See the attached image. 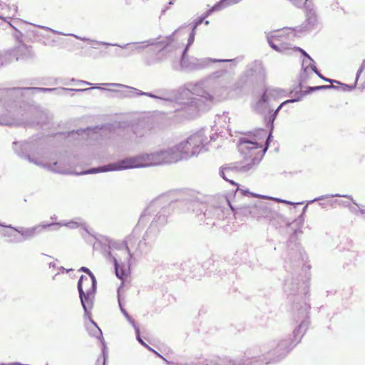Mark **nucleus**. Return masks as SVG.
Masks as SVG:
<instances>
[{"mask_svg": "<svg viewBox=\"0 0 365 365\" xmlns=\"http://www.w3.org/2000/svg\"><path fill=\"white\" fill-rule=\"evenodd\" d=\"M227 73L225 68L212 73L207 78L193 83H187L179 88L173 96L168 95L158 96L149 92H143L135 88L120 83H108L104 85L112 88H124L128 90L120 91V96L131 98L135 96H146L164 101L166 106H171L175 116L184 119L197 117L200 112L207 111L215 101L220 96L217 85L218 79Z\"/></svg>", "mask_w": 365, "mask_h": 365, "instance_id": "1", "label": "nucleus"}, {"mask_svg": "<svg viewBox=\"0 0 365 365\" xmlns=\"http://www.w3.org/2000/svg\"><path fill=\"white\" fill-rule=\"evenodd\" d=\"M171 200L174 202L173 210L178 207L182 212L192 211L196 214L200 222H202L211 227L215 226L224 228L226 223L230 222L231 215H235L237 212L249 214L257 219L269 217L270 212L269 207L263 202L235 207L227 197H225V202L229 207L221 205L207 206L200 202L193 192L184 193L176 199L171 197Z\"/></svg>", "mask_w": 365, "mask_h": 365, "instance_id": "2", "label": "nucleus"}, {"mask_svg": "<svg viewBox=\"0 0 365 365\" xmlns=\"http://www.w3.org/2000/svg\"><path fill=\"white\" fill-rule=\"evenodd\" d=\"M173 203L170 195H163L152 200L144 210L138 226L145 224L151 217L153 219L143 239L138 241L135 247V254L147 253L150 250L160 228L167 223L168 216L173 212Z\"/></svg>", "mask_w": 365, "mask_h": 365, "instance_id": "3", "label": "nucleus"}, {"mask_svg": "<svg viewBox=\"0 0 365 365\" xmlns=\"http://www.w3.org/2000/svg\"><path fill=\"white\" fill-rule=\"evenodd\" d=\"M237 147L239 151L244 156V161L231 163L222 167L220 169V175L225 180L237 187L234 195L235 199L247 196L267 198V197L265 195L251 192L249 190L240 189L239 185L228 178H232L235 173H246L255 170L265 153L264 150L259 149V147L256 143L246 140L245 138L239 140Z\"/></svg>", "mask_w": 365, "mask_h": 365, "instance_id": "4", "label": "nucleus"}, {"mask_svg": "<svg viewBox=\"0 0 365 365\" xmlns=\"http://www.w3.org/2000/svg\"><path fill=\"white\" fill-rule=\"evenodd\" d=\"M172 148L162 149L151 153H141L133 157L125 158L114 163H108L95 168H91L82 174H96L110 171H119L133 168H145L170 164L178 162Z\"/></svg>", "mask_w": 365, "mask_h": 365, "instance_id": "5", "label": "nucleus"}, {"mask_svg": "<svg viewBox=\"0 0 365 365\" xmlns=\"http://www.w3.org/2000/svg\"><path fill=\"white\" fill-rule=\"evenodd\" d=\"M163 38H151L142 42H131L119 46L124 51H115V54L120 58H128L135 53H140L146 50L145 63L147 66H153L163 61L168 53L173 51L174 45L173 34Z\"/></svg>", "mask_w": 365, "mask_h": 365, "instance_id": "6", "label": "nucleus"}, {"mask_svg": "<svg viewBox=\"0 0 365 365\" xmlns=\"http://www.w3.org/2000/svg\"><path fill=\"white\" fill-rule=\"evenodd\" d=\"M136 226L132 233L128 235L122 242L113 240H106L108 242V255L112 259L116 277L123 280L126 277L125 264H128L131 257L135 254V247L138 242L140 235Z\"/></svg>", "mask_w": 365, "mask_h": 365, "instance_id": "7", "label": "nucleus"}, {"mask_svg": "<svg viewBox=\"0 0 365 365\" xmlns=\"http://www.w3.org/2000/svg\"><path fill=\"white\" fill-rule=\"evenodd\" d=\"M14 153L21 159L39 167L46 168L58 173H63V170L58 165L60 161L55 160L53 163H44L42 158L45 154V142L41 138H31L25 141H14L13 143Z\"/></svg>", "mask_w": 365, "mask_h": 365, "instance_id": "8", "label": "nucleus"}, {"mask_svg": "<svg viewBox=\"0 0 365 365\" xmlns=\"http://www.w3.org/2000/svg\"><path fill=\"white\" fill-rule=\"evenodd\" d=\"M293 309L297 311L296 320L300 321V324L293 331V339L289 338L280 341L277 347L271 351L272 354L278 360L284 358L301 341L309 324V311L311 307L308 303L304 302L299 304L294 302Z\"/></svg>", "mask_w": 365, "mask_h": 365, "instance_id": "9", "label": "nucleus"}, {"mask_svg": "<svg viewBox=\"0 0 365 365\" xmlns=\"http://www.w3.org/2000/svg\"><path fill=\"white\" fill-rule=\"evenodd\" d=\"M52 118L48 113L42 111L35 107L29 106L27 110H22L21 106L16 110V113L13 114L10 119L0 120L1 125H24L26 127H35L40 125L43 129L49 127Z\"/></svg>", "mask_w": 365, "mask_h": 365, "instance_id": "10", "label": "nucleus"}, {"mask_svg": "<svg viewBox=\"0 0 365 365\" xmlns=\"http://www.w3.org/2000/svg\"><path fill=\"white\" fill-rule=\"evenodd\" d=\"M55 88H41V87H13L1 88L0 87V101H4L6 105V110L10 115L8 119L13 118V114L16 113L18 107V101L25 95H34L39 93H51Z\"/></svg>", "mask_w": 365, "mask_h": 365, "instance_id": "11", "label": "nucleus"}, {"mask_svg": "<svg viewBox=\"0 0 365 365\" xmlns=\"http://www.w3.org/2000/svg\"><path fill=\"white\" fill-rule=\"evenodd\" d=\"M207 144L208 142L204 132L200 131L172 147V150L174 151L173 154L177 155L178 161H179L197 155L203 150L207 151Z\"/></svg>", "mask_w": 365, "mask_h": 365, "instance_id": "12", "label": "nucleus"}, {"mask_svg": "<svg viewBox=\"0 0 365 365\" xmlns=\"http://www.w3.org/2000/svg\"><path fill=\"white\" fill-rule=\"evenodd\" d=\"M242 56H239L232 59H218L211 58H197L193 56L188 57L187 53L184 55L181 53L180 63H173L172 67L175 71L184 70L187 71H200L207 68L210 63H232L235 66L242 59Z\"/></svg>", "mask_w": 365, "mask_h": 365, "instance_id": "13", "label": "nucleus"}, {"mask_svg": "<svg viewBox=\"0 0 365 365\" xmlns=\"http://www.w3.org/2000/svg\"><path fill=\"white\" fill-rule=\"evenodd\" d=\"M302 9L305 17L304 21L297 26L289 28V29L294 31V36L298 37L318 29L320 25L317 8L312 1L307 2L305 6Z\"/></svg>", "mask_w": 365, "mask_h": 365, "instance_id": "14", "label": "nucleus"}, {"mask_svg": "<svg viewBox=\"0 0 365 365\" xmlns=\"http://www.w3.org/2000/svg\"><path fill=\"white\" fill-rule=\"evenodd\" d=\"M83 283L90 284V280L86 276L81 275L77 283V289L81 304L84 311V317L85 318H90V311L93 307L95 295L97 291V281H94L86 290L83 289Z\"/></svg>", "mask_w": 365, "mask_h": 365, "instance_id": "15", "label": "nucleus"}, {"mask_svg": "<svg viewBox=\"0 0 365 365\" xmlns=\"http://www.w3.org/2000/svg\"><path fill=\"white\" fill-rule=\"evenodd\" d=\"M6 227L12 229L21 235L24 240H27L41 234L44 230L51 227V225H49V223H42L29 228H24L22 227H15L11 225H6Z\"/></svg>", "mask_w": 365, "mask_h": 365, "instance_id": "16", "label": "nucleus"}, {"mask_svg": "<svg viewBox=\"0 0 365 365\" xmlns=\"http://www.w3.org/2000/svg\"><path fill=\"white\" fill-rule=\"evenodd\" d=\"M245 77L251 82L260 81L265 78V71L262 61H255L247 66Z\"/></svg>", "mask_w": 365, "mask_h": 365, "instance_id": "17", "label": "nucleus"}, {"mask_svg": "<svg viewBox=\"0 0 365 365\" xmlns=\"http://www.w3.org/2000/svg\"><path fill=\"white\" fill-rule=\"evenodd\" d=\"M6 56L8 57L7 61H9V62L11 61L13 58H15L16 61L27 60L33 58V53L31 46L21 43L17 47L7 51Z\"/></svg>", "mask_w": 365, "mask_h": 365, "instance_id": "18", "label": "nucleus"}, {"mask_svg": "<svg viewBox=\"0 0 365 365\" xmlns=\"http://www.w3.org/2000/svg\"><path fill=\"white\" fill-rule=\"evenodd\" d=\"M288 256L290 262H297L301 264L307 259L306 255L300 245L297 242H293L290 239L288 242Z\"/></svg>", "mask_w": 365, "mask_h": 365, "instance_id": "19", "label": "nucleus"}, {"mask_svg": "<svg viewBox=\"0 0 365 365\" xmlns=\"http://www.w3.org/2000/svg\"><path fill=\"white\" fill-rule=\"evenodd\" d=\"M294 49L299 51L302 56H304L299 78H301L302 81H307L309 78L308 69L312 66V65H314V61L313 58L302 48L295 46Z\"/></svg>", "mask_w": 365, "mask_h": 365, "instance_id": "20", "label": "nucleus"}, {"mask_svg": "<svg viewBox=\"0 0 365 365\" xmlns=\"http://www.w3.org/2000/svg\"><path fill=\"white\" fill-rule=\"evenodd\" d=\"M300 282L301 279L299 276L294 277L293 274H292L291 277H287L284 280V291L288 297L298 294Z\"/></svg>", "mask_w": 365, "mask_h": 365, "instance_id": "21", "label": "nucleus"}, {"mask_svg": "<svg viewBox=\"0 0 365 365\" xmlns=\"http://www.w3.org/2000/svg\"><path fill=\"white\" fill-rule=\"evenodd\" d=\"M281 38L282 35L278 34L267 36V42L272 49L277 52L284 53H287L290 48L287 43L282 42Z\"/></svg>", "mask_w": 365, "mask_h": 365, "instance_id": "22", "label": "nucleus"}, {"mask_svg": "<svg viewBox=\"0 0 365 365\" xmlns=\"http://www.w3.org/2000/svg\"><path fill=\"white\" fill-rule=\"evenodd\" d=\"M55 88V90H53L52 92H56V94H58V95H63L66 92H70V91L82 93V92H85L87 91H90L91 89H101V90H103V91L106 90V88H102L100 84H96L92 88ZM107 90L110 91H113V92L118 91V90H116L115 88H108Z\"/></svg>", "mask_w": 365, "mask_h": 365, "instance_id": "23", "label": "nucleus"}, {"mask_svg": "<svg viewBox=\"0 0 365 365\" xmlns=\"http://www.w3.org/2000/svg\"><path fill=\"white\" fill-rule=\"evenodd\" d=\"M272 93H279V89L266 90L260 96L258 102L257 103V108L258 110L267 108L269 106V96H274Z\"/></svg>", "mask_w": 365, "mask_h": 365, "instance_id": "24", "label": "nucleus"}, {"mask_svg": "<svg viewBox=\"0 0 365 365\" xmlns=\"http://www.w3.org/2000/svg\"><path fill=\"white\" fill-rule=\"evenodd\" d=\"M288 104L287 100L282 102L274 110H269V114L264 116V122L266 125H271L272 128H274V122L279 112V110L282 108V107L285 105Z\"/></svg>", "mask_w": 365, "mask_h": 365, "instance_id": "25", "label": "nucleus"}, {"mask_svg": "<svg viewBox=\"0 0 365 365\" xmlns=\"http://www.w3.org/2000/svg\"><path fill=\"white\" fill-rule=\"evenodd\" d=\"M215 11H212V7L207 10L206 12H205L203 14H202L200 16L197 17L195 20H194L189 26H190L191 30H193L196 31L197 28L204 23L205 25H208L210 24V21L208 20H206V18L210 15L212 12Z\"/></svg>", "mask_w": 365, "mask_h": 365, "instance_id": "26", "label": "nucleus"}, {"mask_svg": "<svg viewBox=\"0 0 365 365\" xmlns=\"http://www.w3.org/2000/svg\"><path fill=\"white\" fill-rule=\"evenodd\" d=\"M215 11H212V7L207 10L206 12H205L203 14H202L200 16L197 17L195 20H194L189 26H190L191 30H193L196 31L197 28L204 23L205 25H208L210 24V21L208 20H206V18L210 15L212 12Z\"/></svg>", "mask_w": 365, "mask_h": 365, "instance_id": "27", "label": "nucleus"}, {"mask_svg": "<svg viewBox=\"0 0 365 365\" xmlns=\"http://www.w3.org/2000/svg\"><path fill=\"white\" fill-rule=\"evenodd\" d=\"M215 11H212V7L207 10L206 12H205L203 14H202L200 16L197 17L195 20H194L189 26H190L191 30H193L196 31L197 28L204 23L205 25H208L210 24V21L208 20H206V18L210 15L212 12Z\"/></svg>", "mask_w": 365, "mask_h": 365, "instance_id": "28", "label": "nucleus"}, {"mask_svg": "<svg viewBox=\"0 0 365 365\" xmlns=\"http://www.w3.org/2000/svg\"><path fill=\"white\" fill-rule=\"evenodd\" d=\"M305 81H302V79L300 78L299 83L297 86V87L299 88V91H297L295 92L291 91L289 93V96H292V98L287 100V102H288V103L300 101L303 98V97L307 95L305 91H302V84Z\"/></svg>", "mask_w": 365, "mask_h": 365, "instance_id": "29", "label": "nucleus"}, {"mask_svg": "<svg viewBox=\"0 0 365 365\" xmlns=\"http://www.w3.org/2000/svg\"><path fill=\"white\" fill-rule=\"evenodd\" d=\"M101 342V356L97 359L96 365L102 363V365H106V361L108 358V350L103 337L99 338Z\"/></svg>", "mask_w": 365, "mask_h": 365, "instance_id": "30", "label": "nucleus"}, {"mask_svg": "<svg viewBox=\"0 0 365 365\" xmlns=\"http://www.w3.org/2000/svg\"><path fill=\"white\" fill-rule=\"evenodd\" d=\"M241 0H220L212 6V11H220L239 3Z\"/></svg>", "mask_w": 365, "mask_h": 365, "instance_id": "31", "label": "nucleus"}, {"mask_svg": "<svg viewBox=\"0 0 365 365\" xmlns=\"http://www.w3.org/2000/svg\"><path fill=\"white\" fill-rule=\"evenodd\" d=\"M343 197L348 198L352 201L354 205H355L357 207H359V205L355 202V200L352 198V197L351 195H339V194H329V195H321L319 197H317L309 201L308 203L311 204L316 201L323 200L327 199L329 197Z\"/></svg>", "mask_w": 365, "mask_h": 365, "instance_id": "32", "label": "nucleus"}, {"mask_svg": "<svg viewBox=\"0 0 365 365\" xmlns=\"http://www.w3.org/2000/svg\"><path fill=\"white\" fill-rule=\"evenodd\" d=\"M51 225V227H53V230H57L60 227L62 226H66L69 228L74 229L79 226L78 223L75 221H70L68 222H51L49 223Z\"/></svg>", "mask_w": 365, "mask_h": 365, "instance_id": "33", "label": "nucleus"}, {"mask_svg": "<svg viewBox=\"0 0 365 365\" xmlns=\"http://www.w3.org/2000/svg\"><path fill=\"white\" fill-rule=\"evenodd\" d=\"M266 126L269 128V134H268V135H267V139H266V143H266V147H265L264 148H262V146L259 143H257V142H256V141H253V140H252V143H256V144L257 145V146H259V150H264L265 152H266V150H267V148H268V147H269V143H270L272 142V138H273V136H272V133H273V130H274V128H272V126L271 125H266ZM245 138L246 140H250V141H251V140H248V139H247V138Z\"/></svg>", "mask_w": 365, "mask_h": 365, "instance_id": "34", "label": "nucleus"}, {"mask_svg": "<svg viewBox=\"0 0 365 365\" xmlns=\"http://www.w3.org/2000/svg\"><path fill=\"white\" fill-rule=\"evenodd\" d=\"M204 267L205 264L200 265L199 263H193V269L190 270V272L192 274V277L200 278L204 274L202 271Z\"/></svg>", "mask_w": 365, "mask_h": 365, "instance_id": "35", "label": "nucleus"}, {"mask_svg": "<svg viewBox=\"0 0 365 365\" xmlns=\"http://www.w3.org/2000/svg\"><path fill=\"white\" fill-rule=\"evenodd\" d=\"M195 34L196 31L191 30L187 39V43L181 53H184V55H186L187 53L190 46L195 41Z\"/></svg>", "mask_w": 365, "mask_h": 365, "instance_id": "36", "label": "nucleus"}, {"mask_svg": "<svg viewBox=\"0 0 365 365\" xmlns=\"http://www.w3.org/2000/svg\"><path fill=\"white\" fill-rule=\"evenodd\" d=\"M309 68L312 69V71L313 72H314L321 79H322L323 81H326V82H329V83H339V81H336V80H333V79H330V78H328L325 76H324L321 73L320 71L317 69V68L315 66V65H312V66H311Z\"/></svg>", "mask_w": 365, "mask_h": 365, "instance_id": "37", "label": "nucleus"}, {"mask_svg": "<svg viewBox=\"0 0 365 365\" xmlns=\"http://www.w3.org/2000/svg\"><path fill=\"white\" fill-rule=\"evenodd\" d=\"M91 323L96 328V330L94 332H93L91 334L94 336H96V338L99 339V338H102L103 337V333H102V331L101 330V329L98 327L96 322L92 319L91 318V312H90V318H88Z\"/></svg>", "mask_w": 365, "mask_h": 365, "instance_id": "38", "label": "nucleus"}, {"mask_svg": "<svg viewBox=\"0 0 365 365\" xmlns=\"http://www.w3.org/2000/svg\"><path fill=\"white\" fill-rule=\"evenodd\" d=\"M133 130L136 138H142L146 133V130L141 125H136L133 127Z\"/></svg>", "mask_w": 365, "mask_h": 365, "instance_id": "39", "label": "nucleus"}, {"mask_svg": "<svg viewBox=\"0 0 365 365\" xmlns=\"http://www.w3.org/2000/svg\"><path fill=\"white\" fill-rule=\"evenodd\" d=\"M307 205H305L302 211V213L299 215V217L294 221V223L296 224L298 227H301L304 222V214L307 210Z\"/></svg>", "mask_w": 365, "mask_h": 365, "instance_id": "40", "label": "nucleus"}, {"mask_svg": "<svg viewBox=\"0 0 365 365\" xmlns=\"http://www.w3.org/2000/svg\"><path fill=\"white\" fill-rule=\"evenodd\" d=\"M79 272H83L88 275V277H87L89 279L90 283L92 284L93 282H94V281H97L93 273L88 267H81L79 269Z\"/></svg>", "mask_w": 365, "mask_h": 365, "instance_id": "41", "label": "nucleus"}, {"mask_svg": "<svg viewBox=\"0 0 365 365\" xmlns=\"http://www.w3.org/2000/svg\"><path fill=\"white\" fill-rule=\"evenodd\" d=\"M7 23L9 25V26H11L15 31V33L14 34V37L16 38V40L19 43H21L22 37H23L22 33L20 31H19L16 27H14L11 23H9V22H7Z\"/></svg>", "mask_w": 365, "mask_h": 365, "instance_id": "42", "label": "nucleus"}, {"mask_svg": "<svg viewBox=\"0 0 365 365\" xmlns=\"http://www.w3.org/2000/svg\"><path fill=\"white\" fill-rule=\"evenodd\" d=\"M121 313L123 314V316L126 318L128 322L132 325L133 327H135L138 326L135 323V322L131 316L128 313V312L125 310V308H122V310H120Z\"/></svg>", "mask_w": 365, "mask_h": 365, "instance_id": "43", "label": "nucleus"}, {"mask_svg": "<svg viewBox=\"0 0 365 365\" xmlns=\"http://www.w3.org/2000/svg\"><path fill=\"white\" fill-rule=\"evenodd\" d=\"M294 6L299 9H302L305 6L307 2H309V0H289Z\"/></svg>", "mask_w": 365, "mask_h": 365, "instance_id": "44", "label": "nucleus"}, {"mask_svg": "<svg viewBox=\"0 0 365 365\" xmlns=\"http://www.w3.org/2000/svg\"><path fill=\"white\" fill-rule=\"evenodd\" d=\"M355 83H356V82ZM337 84L339 85V90H341L342 91H345V92L352 91L355 88V86H356V84L349 85V84L343 83L341 82H339V83H337Z\"/></svg>", "mask_w": 365, "mask_h": 365, "instance_id": "45", "label": "nucleus"}, {"mask_svg": "<svg viewBox=\"0 0 365 365\" xmlns=\"http://www.w3.org/2000/svg\"><path fill=\"white\" fill-rule=\"evenodd\" d=\"M24 241V239H23L21 235L19 236V235H17L16 234H14L12 238H11L9 242H11V243H21V242H22Z\"/></svg>", "mask_w": 365, "mask_h": 365, "instance_id": "46", "label": "nucleus"}, {"mask_svg": "<svg viewBox=\"0 0 365 365\" xmlns=\"http://www.w3.org/2000/svg\"><path fill=\"white\" fill-rule=\"evenodd\" d=\"M134 329H135V335H136V339L137 341L141 344V345H144L145 344V341L141 339L140 337V329L138 327V326H136L135 327H133Z\"/></svg>", "mask_w": 365, "mask_h": 365, "instance_id": "47", "label": "nucleus"}, {"mask_svg": "<svg viewBox=\"0 0 365 365\" xmlns=\"http://www.w3.org/2000/svg\"><path fill=\"white\" fill-rule=\"evenodd\" d=\"M120 289H121V287H119L118 288L117 294H118V306H119L120 310H122V308H124V306L123 304L121 297H120Z\"/></svg>", "mask_w": 365, "mask_h": 365, "instance_id": "48", "label": "nucleus"}, {"mask_svg": "<svg viewBox=\"0 0 365 365\" xmlns=\"http://www.w3.org/2000/svg\"><path fill=\"white\" fill-rule=\"evenodd\" d=\"M95 43L98 44V45H103V46H117V47H119L120 44L118 43H108V42H105V41H95Z\"/></svg>", "mask_w": 365, "mask_h": 365, "instance_id": "49", "label": "nucleus"}, {"mask_svg": "<svg viewBox=\"0 0 365 365\" xmlns=\"http://www.w3.org/2000/svg\"><path fill=\"white\" fill-rule=\"evenodd\" d=\"M319 91V86H308L307 89L305 90L306 94H310L314 91Z\"/></svg>", "mask_w": 365, "mask_h": 365, "instance_id": "50", "label": "nucleus"}, {"mask_svg": "<svg viewBox=\"0 0 365 365\" xmlns=\"http://www.w3.org/2000/svg\"><path fill=\"white\" fill-rule=\"evenodd\" d=\"M365 69V59L364 60L363 63L360 66L359 68L358 69L356 74V81H358L360 74L363 71V70Z\"/></svg>", "mask_w": 365, "mask_h": 365, "instance_id": "51", "label": "nucleus"}, {"mask_svg": "<svg viewBox=\"0 0 365 365\" xmlns=\"http://www.w3.org/2000/svg\"><path fill=\"white\" fill-rule=\"evenodd\" d=\"M71 36H73V37H75L76 39H79L82 41H84V42H93V43H95V40H92L91 38H86V37H81V36H78L76 34H71Z\"/></svg>", "mask_w": 365, "mask_h": 365, "instance_id": "52", "label": "nucleus"}, {"mask_svg": "<svg viewBox=\"0 0 365 365\" xmlns=\"http://www.w3.org/2000/svg\"><path fill=\"white\" fill-rule=\"evenodd\" d=\"M334 202V203H337L338 205L344 206V207H349V206H350V202H348V201L337 200H336Z\"/></svg>", "mask_w": 365, "mask_h": 365, "instance_id": "53", "label": "nucleus"}, {"mask_svg": "<svg viewBox=\"0 0 365 365\" xmlns=\"http://www.w3.org/2000/svg\"><path fill=\"white\" fill-rule=\"evenodd\" d=\"M274 199L276 201H279V202H281L282 203L289 204V205H301V204H302V202L294 203L292 202H290V201H288V200H282V199H279V198H274Z\"/></svg>", "mask_w": 365, "mask_h": 365, "instance_id": "54", "label": "nucleus"}, {"mask_svg": "<svg viewBox=\"0 0 365 365\" xmlns=\"http://www.w3.org/2000/svg\"><path fill=\"white\" fill-rule=\"evenodd\" d=\"M9 63V61H7V59L4 58V57L2 55L0 56V66H4Z\"/></svg>", "mask_w": 365, "mask_h": 365, "instance_id": "55", "label": "nucleus"}, {"mask_svg": "<svg viewBox=\"0 0 365 365\" xmlns=\"http://www.w3.org/2000/svg\"><path fill=\"white\" fill-rule=\"evenodd\" d=\"M144 347L147 348L148 350L154 352L158 356L162 357V355H160L159 353H158L156 351L153 349L151 347H150L146 343L143 345Z\"/></svg>", "mask_w": 365, "mask_h": 365, "instance_id": "56", "label": "nucleus"}, {"mask_svg": "<svg viewBox=\"0 0 365 365\" xmlns=\"http://www.w3.org/2000/svg\"><path fill=\"white\" fill-rule=\"evenodd\" d=\"M144 347L147 348L148 350L154 352L158 356L162 357V355H160L159 353H158L156 351L153 349L151 347H150L146 343L143 345Z\"/></svg>", "mask_w": 365, "mask_h": 365, "instance_id": "57", "label": "nucleus"}, {"mask_svg": "<svg viewBox=\"0 0 365 365\" xmlns=\"http://www.w3.org/2000/svg\"><path fill=\"white\" fill-rule=\"evenodd\" d=\"M160 358H161V359H163L166 362V364H167L168 365H185V364H187V363H185V364H175V363H173V362H172V361H168V360H167L166 359H165L163 356H162V357H160Z\"/></svg>", "mask_w": 365, "mask_h": 365, "instance_id": "58", "label": "nucleus"}, {"mask_svg": "<svg viewBox=\"0 0 365 365\" xmlns=\"http://www.w3.org/2000/svg\"><path fill=\"white\" fill-rule=\"evenodd\" d=\"M77 84H78V85H91V83L86 81H83V80H78Z\"/></svg>", "mask_w": 365, "mask_h": 365, "instance_id": "59", "label": "nucleus"}, {"mask_svg": "<svg viewBox=\"0 0 365 365\" xmlns=\"http://www.w3.org/2000/svg\"><path fill=\"white\" fill-rule=\"evenodd\" d=\"M349 207L350 210H351L353 213H354V214H356V215H357V214L359 213V210H357L356 207H354L351 206V205H350V206H349Z\"/></svg>", "mask_w": 365, "mask_h": 365, "instance_id": "60", "label": "nucleus"}, {"mask_svg": "<svg viewBox=\"0 0 365 365\" xmlns=\"http://www.w3.org/2000/svg\"><path fill=\"white\" fill-rule=\"evenodd\" d=\"M4 236L5 237H10V238H12L13 235H14V233L12 232H8V231H5L4 233H3Z\"/></svg>", "mask_w": 365, "mask_h": 365, "instance_id": "61", "label": "nucleus"}, {"mask_svg": "<svg viewBox=\"0 0 365 365\" xmlns=\"http://www.w3.org/2000/svg\"><path fill=\"white\" fill-rule=\"evenodd\" d=\"M319 86V91L330 89L329 85H322V86Z\"/></svg>", "mask_w": 365, "mask_h": 365, "instance_id": "62", "label": "nucleus"}, {"mask_svg": "<svg viewBox=\"0 0 365 365\" xmlns=\"http://www.w3.org/2000/svg\"><path fill=\"white\" fill-rule=\"evenodd\" d=\"M331 84H329V87H330V89H335V90H339V86H334V83H330Z\"/></svg>", "mask_w": 365, "mask_h": 365, "instance_id": "63", "label": "nucleus"}, {"mask_svg": "<svg viewBox=\"0 0 365 365\" xmlns=\"http://www.w3.org/2000/svg\"><path fill=\"white\" fill-rule=\"evenodd\" d=\"M0 365H20V363L19 362H14V363H10V364L1 363V364H0Z\"/></svg>", "mask_w": 365, "mask_h": 365, "instance_id": "64", "label": "nucleus"}]
</instances>
